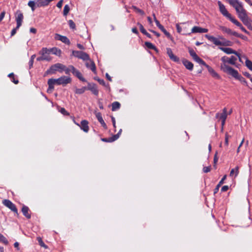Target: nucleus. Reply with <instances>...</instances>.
<instances>
[{"mask_svg": "<svg viewBox=\"0 0 252 252\" xmlns=\"http://www.w3.org/2000/svg\"><path fill=\"white\" fill-rule=\"evenodd\" d=\"M237 60V58L233 56H231L230 58L226 56L221 57V61L222 63L220 64V69L224 72L232 76L234 78L239 80H242L243 78L239 75L238 71L228 65V64L236 65Z\"/></svg>", "mask_w": 252, "mask_h": 252, "instance_id": "obj_1", "label": "nucleus"}, {"mask_svg": "<svg viewBox=\"0 0 252 252\" xmlns=\"http://www.w3.org/2000/svg\"><path fill=\"white\" fill-rule=\"evenodd\" d=\"M205 36L209 41L212 42L215 45L217 46H231L233 44L231 41L225 39L221 36H219V38L209 34H206Z\"/></svg>", "mask_w": 252, "mask_h": 252, "instance_id": "obj_2", "label": "nucleus"}, {"mask_svg": "<svg viewBox=\"0 0 252 252\" xmlns=\"http://www.w3.org/2000/svg\"><path fill=\"white\" fill-rule=\"evenodd\" d=\"M226 0L233 7L235 8L239 18L247 13V11L243 7L242 3L238 0Z\"/></svg>", "mask_w": 252, "mask_h": 252, "instance_id": "obj_3", "label": "nucleus"}, {"mask_svg": "<svg viewBox=\"0 0 252 252\" xmlns=\"http://www.w3.org/2000/svg\"><path fill=\"white\" fill-rule=\"evenodd\" d=\"M218 4L219 7L220 11L221 14L231 22L234 19V18L233 17L231 14L228 12L224 5L222 4L220 1H218Z\"/></svg>", "mask_w": 252, "mask_h": 252, "instance_id": "obj_4", "label": "nucleus"}, {"mask_svg": "<svg viewBox=\"0 0 252 252\" xmlns=\"http://www.w3.org/2000/svg\"><path fill=\"white\" fill-rule=\"evenodd\" d=\"M55 80L56 82V85H62L63 86H65L66 85L71 82V79L70 77L68 76H62L58 79H55Z\"/></svg>", "mask_w": 252, "mask_h": 252, "instance_id": "obj_5", "label": "nucleus"}, {"mask_svg": "<svg viewBox=\"0 0 252 252\" xmlns=\"http://www.w3.org/2000/svg\"><path fill=\"white\" fill-rule=\"evenodd\" d=\"M243 23L250 30L252 31V20L248 16L247 13L239 18Z\"/></svg>", "mask_w": 252, "mask_h": 252, "instance_id": "obj_6", "label": "nucleus"}, {"mask_svg": "<svg viewBox=\"0 0 252 252\" xmlns=\"http://www.w3.org/2000/svg\"><path fill=\"white\" fill-rule=\"evenodd\" d=\"M72 55L78 58L82 59L83 61H86L89 59V56L87 53L80 51H72Z\"/></svg>", "mask_w": 252, "mask_h": 252, "instance_id": "obj_7", "label": "nucleus"}, {"mask_svg": "<svg viewBox=\"0 0 252 252\" xmlns=\"http://www.w3.org/2000/svg\"><path fill=\"white\" fill-rule=\"evenodd\" d=\"M189 53L190 56L192 58L194 61L198 63L200 65H202L203 63H204V61L197 56V55L196 54L195 52L194 51L193 49L189 48Z\"/></svg>", "mask_w": 252, "mask_h": 252, "instance_id": "obj_8", "label": "nucleus"}, {"mask_svg": "<svg viewBox=\"0 0 252 252\" xmlns=\"http://www.w3.org/2000/svg\"><path fill=\"white\" fill-rule=\"evenodd\" d=\"M154 17V21L156 24L157 26L164 33V34L169 38H171V35L163 27L162 25H161L157 19L155 14L154 13L153 14Z\"/></svg>", "mask_w": 252, "mask_h": 252, "instance_id": "obj_9", "label": "nucleus"}, {"mask_svg": "<svg viewBox=\"0 0 252 252\" xmlns=\"http://www.w3.org/2000/svg\"><path fill=\"white\" fill-rule=\"evenodd\" d=\"M39 54L42 56V58L46 59H44V61L49 62L52 59L51 57L49 55V50L47 48H42L41 51L39 52Z\"/></svg>", "mask_w": 252, "mask_h": 252, "instance_id": "obj_10", "label": "nucleus"}, {"mask_svg": "<svg viewBox=\"0 0 252 252\" xmlns=\"http://www.w3.org/2000/svg\"><path fill=\"white\" fill-rule=\"evenodd\" d=\"M3 204L4 206L8 207L14 213H18V210L16 206L11 201L8 199H5L3 201Z\"/></svg>", "mask_w": 252, "mask_h": 252, "instance_id": "obj_11", "label": "nucleus"}, {"mask_svg": "<svg viewBox=\"0 0 252 252\" xmlns=\"http://www.w3.org/2000/svg\"><path fill=\"white\" fill-rule=\"evenodd\" d=\"M24 17L23 13L20 10H17L16 12L15 19L17 25V28H19L22 25Z\"/></svg>", "mask_w": 252, "mask_h": 252, "instance_id": "obj_12", "label": "nucleus"}, {"mask_svg": "<svg viewBox=\"0 0 252 252\" xmlns=\"http://www.w3.org/2000/svg\"><path fill=\"white\" fill-rule=\"evenodd\" d=\"M208 31V30L207 29L202 28L197 26H194L191 29V32L190 33H184L183 34L190 35L191 33H206Z\"/></svg>", "mask_w": 252, "mask_h": 252, "instance_id": "obj_13", "label": "nucleus"}, {"mask_svg": "<svg viewBox=\"0 0 252 252\" xmlns=\"http://www.w3.org/2000/svg\"><path fill=\"white\" fill-rule=\"evenodd\" d=\"M75 124L79 126L80 128L85 132H88L89 130V127L88 126L89 123L87 120H82L81 122V124H79L74 121Z\"/></svg>", "mask_w": 252, "mask_h": 252, "instance_id": "obj_14", "label": "nucleus"}, {"mask_svg": "<svg viewBox=\"0 0 252 252\" xmlns=\"http://www.w3.org/2000/svg\"><path fill=\"white\" fill-rule=\"evenodd\" d=\"M202 65H204L207 68L208 72L212 75V76L213 77H215L217 79L220 78V77L218 74V73H217L212 67H211V66H210L209 65L207 64L205 62H204V63H203Z\"/></svg>", "mask_w": 252, "mask_h": 252, "instance_id": "obj_15", "label": "nucleus"}, {"mask_svg": "<svg viewBox=\"0 0 252 252\" xmlns=\"http://www.w3.org/2000/svg\"><path fill=\"white\" fill-rule=\"evenodd\" d=\"M70 68L72 69V73L76 76L79 79L83 82H86V80L82 76V74L80 72L77 70L73 66H71Z\"/></svg>", "mask_w": 252, "mask_h": 252, "instance_id": "obj_16", "label": "nucleus"}, {"mask_svg": "<svg viewBox=\"0 0 252 252\" xmlns=\"http://www.w3.org/2000/svg\"><path fill=\"white\" fill-rule=\"evenodd\" d=\"M87 90L91 91L95 95H98V90L96 85L94 83H88Z\"/></svg>", "mask_w": 252, "mask_h": 252, "instance_id": "obj_17", "label": "nucleus"}, {"mask_svg": "<svg viewBox=\"0 0 252 252\" xmlns=\"http://www.w3.org/2000/svg\"><path fill=\"white\" fill-rule=\"evenodd\" d=\"M86 66L87 68H90L93 72L96 73V67L94 63L90 58L86 60Z\"/></svg>", "mask_w": 252, "mask_h": 252, "instance_id": "obj_18", "label": "nucleus"}, {"mask_svg": "<svg viewBox=\"0 0 252 252\" xmlns=\"http://www.w3.org/2000/svg\"><path fill=\"white\" fill-rule=\"evenodd\" d=\"M48 88L47 90L48 93H52V91L54 89V85H56L55 79L51 78L48 80Z\"/></svg>", "mask_w": 252, "mask_h": 252, "instance_id": "obj_19", "label": "nucleus"}, {"mask_svg": "<svg viewBox=\"0 0 252 252\" xmlns=\"http://www.w3.org/2000/svg\"><path fill=\"white\" fill-rule=\"evenodd\" d=\"M167 54L168 55L170 59L175 62H179V59L176 56L174 55L171 49L170 48H167L166 49Z\"/></svg>", "mask_w": 252, "mask_h": 252, "instance_id": "obj_20", "label": "nucleus"}, {"mask_svg": "<svg viewBox=\"0 0 252 252\" xmlns=\"http://www.w3.org/2000/svg\"><path fill=\"white\" fill-rule=\"evenodd\" d=\"M182 63L187 69L190 71L193 70V64L191 62L184 59L182 60Z\"/></svg>", "mask_w": 252, "mask_h": 252, "instance_id": "obj_21", "label": "nucleus"}, {"mask_svg": "<svg viewBox=\"0 0 252 252\" xmlns=\"http://www.w3.org/2000/svg\"><path fill=\"white\" fill-rule=\"evenodd\" d=\"M232 23H233L234 24H235L237 27H239L240 29L241 30L242 32H245V33L247 34H249V32L247 31V30L243 26V25L236 19H234L232 21Z\"/></svg>", "mask_w": 252, "mask_h": 252, "instance_id": "obj_22", "label": "nucleus"}, {"mask_svg": "<svg viewBox=\"0 0 252 252\" xmlns=\"http://www.w3.org/2000/svg\"><path fill=\"white\" fill-rule=\"evenodd\" d=\"M219 48L223 52H224L225 53L227 54H234L235 55H237V52H236V51L234 50L233 49H232V48H224V47H219Z\"/></svg>", "mask_w": 252, "mask_h": 252, "instance_id": "obj_23", "label": "nucleus"}, {"mask_svg": "<svg viewBox=\"0 0 252 252\" xmlns=\"http://www.w3.org/2000/svg\"><path fill=\"white\" fill-rule=\"evenodd\" d=\"M227 109L226 108H223L222 110V113L221 114H220L219 113L216 114V117L217 118H219L220 120H226L227 118Z\"/></svg>", "mask_w": 252, "mask_h": 252, "instance_id": "obj_24", "label": "nucleus"}, {"mask_svg": "<svg viewBox=\"0 0 252 252\" xmlns=\"http://www.w3.org/2000/svg\"><path fill=\"white\" fill-rule=\"evenodd\" d=\"M55 38L57 40H60L63 43L66 44H69L70 42L67 37L65 36L61 35L59 34H56L55 35Z\"/></svg>", "mask_w": 252, "mask_h": 252, "instance_id": "obj_25", "label": "nucleus"}, {"mask_svg": "<svg viewBox=\"0 0 252 252\" xmlns=\"http://www.w3.org/2000/svg\"><path fill=\"white\" fill-rule=\"evenodd\" d=\"M49 53H52L53 54L56 55L58 56H60L61 55L62 51L60 49L56 47H53L50 49H48Z\"/></svg>", "mask_w": 252, "mask_h": 252, "instance_id": "obj_26", "label": "nucleus"}, {"mask_svg": "<svg viewBox=\"0 0 252 252\" xmlns=\"http://www.w3.org/2000/svg\"><path fill=\"white\" fill-rule=\"evenodd\" d=\"M29 208L27 206H24L22 209V212L23 215L28 219L31 218V215L29 213Z\"/></svg>", "mask_w": 252, "mask_h": 252, "instance_id": "obj_27", "label": "nucleus"}, {"mask_svg": "<svg viewBox=\"0 0 252 252\" xmlns=\"http://www.w3.org/2000/svg\"><path fill=\"white\" fill-rule=\"evenodd\" d=\"M54 65L55 67L56 68L57 71H58L60 72H62L63 70V69H64V65H63L62 63H57Z\"/></svg>", "mask_w": 252, "mask_h": 252, "instance_id": "obj_28", "label": "nucleus"}, {"mask_svg": "<svg viewBox=\"0 0 252 252\" xmlns=\"http://www.w3.org/2000/svg\"><path fill=\"white\" fill-rule=\"evenodd\" d=\"M87 90V87H83L81 88H75V93L81 94H83Z\"/></svg>", "mask_w": 252, "mask_h": 252, "instance_id": "obj_29", "label": "nucleus"}, {"mask_svg": "<svg viewBox=\"0 0 252 252\" xmlns=\"http://www.w3.org/2000/svg\"><path fill=\"white\" fill-rule=\"evenodd\" d=\"M28 5L31 8L32 11H34L35 9V7H36V0H35L34 1H29L28 3Z\"/></svg>", "mask_w": 252, "mask_h": 252, "instance_id": "obj_30", "label": "nucleus"}, {"mask_svg": "<svg viewBox=\"0 0 252 252\" xmlns=\"http://www.w3.org/2000/svg\"><path fill=\"white\" fill-rule=\"evenodd\" d=\"M239 173V167L238 166L236 167L235 168L231 169L230 173V176L233 177L234 174V177H236Z\"/></svg>", "mask_w": 252, "mask_h": 252, "instance_id": "obj_31", "label": "nucleus"}, {"mask_svg": "<svg viewBox=\"0 0 252 252\" xmlns=\"http://www.w3.org/2000/svg\"><path fill=\"white\" fill-rule=\"evenodd\" d=\"M219 29L220 30L224 33H226L230 34L231 33V29L223 26H220Z\"/></svg>", "mask_w": 252, "mask_h": 252, "instance_id": "obj_32", "label": "nucleus"}, {"mask_svg": "<svg viewBox=\"0 0 252 252\" xmlns=\"http://www.w3.org/2000/svg\"><path fill=\"white\" fill-rule=\"evenodd\" d=\"M226 178V175H225L223 177V178L221 179V180L220 181L219 183L216 186V187L215 189L214 193H216L218 191L220 187V186L221 185H222L223 183V181L225 180Z\"/></svg>", "mask_w": 252, "mask_h": 252, "instance_id": "obj_33", "label": "nucleus"}, {"mask_svg": "<svg viewBox=\"0 0 252 252\" xmlns=\"http://www.w3.org/2000/svg\"><path fill=\"white\" fill-rule=\"evenodd\" d=\"M57 71V70L56 68L55 67L54 65H52L51 66V67L48 69L45 72V74H55L56 72Z\"/></svg>", "mask_w": 252, "mask_h": 252, "instance_id": "obj_34", "label": "nucleus"}, {"mask_svg": "<svg viewBox=\"0 0 252 252\" xmlns=\"http://www.w3.org/2000/svg\"><path fill=\"white\" fill-rule=\"evenodd\" d=\"M243 58L246 59V65L252 71V62L249 60L246 56H243Z\"/></svg>", "mask_w": 252, "mask_h": 252, "instance_id": "obj_35", "label": "nucleus"}, {"mask_svg": "<svg viewBox=\"0 0 252 252\" xmlns=\"http://www.w3.org/2000/svg\"><path fill=\"white\" fill-rule=\"evenodd\" d=\"M120 107V104L119 102L117 101L114 102L112 104V110L115 111L116 110L119 109Z\"/></svg>", "mask_w": 252, "mask_h": 252, "instance_id": "obj_36", "label": "nucleus"}, {"mask_svg": "<svg viewBox=\"0 0 252 252\" xmlns=\"http://www.w3.org/2000/svg\"><path fill=\"white\" fill-rule=\"evenodd\" d=\"M0 242L3 243L5 245H7L8 244V241L2 234L0 233Z\"/></svg>", "mask_w": 252, "mask_h": 252, "instance_id": "obj_37", "label": "nucleus"}, {"mask_svg": "<svg viewBox=\"0 0 252 252\" xmlns=\"http://www.w3.org/2000/svg\"><path fill=\"white\" fill-rule=\"evenodd\" d=\"M70 10V7L67 4H66L64 6V8H63V14L64 16H66L69 11Z\"/></svg>", "mask_w": 252, "mask_h": 252, "instance_id": "obj_38", "label": "nucleus"}, {"mask_svg": "<svg viewBox=\"0 0 252 252\" xmlns=\"http://www.w3.org/2000/svg\"><path fill=\"white\" fill-rule=\"evenodd\" d=\"M146 47L150 49H156V47L151 42H145V43Z\"/></svg>", "mask_w": 252, "mask_h": 252, "instance_id": "obj_39", "label": "nucleus"}, {"mask_svg": "<svg viewBox=\"0 0 252 252\" xmlns=\"http://www.w3.org/2000/svg\"><path fill=\"white\" fill-rule=\"evenodd\" d=\"M72 65H69L68 67H66L65 65H64V69H63V70L65 72V73L66 74H69L70 72H72V69L70 68V67Z\"/></svg>", "mask_w": 252, "mask_h": 252, "instance_id": "obj_40", "label": "nucleus"}, {"mask_svg": "<svg viewBox=\"0 0 252 252\" xmlns=\"http://www.w3.org/2000/svg\"><path fill=\"white\" fill-rule=\"evenodd\" d=\"M95 116L99 122H100L103 121V119L101 116V114L100 112H96Z\"/></svg>", "mask_w": 252, "mask_h": 252, "instance_id": "obj_41", "label": "nucleus"}, {"mask_svg": "<svg viewBox=\"0 0 252 252\" xmlns=\"http://www.w3.org/2000/svg\"><path fill=\"white\" fill-rule=\"evenodd\" d=\"M68 24H69V27L71 29H73V30L75 29V28H76L75 24L72 20H69L68 21Z\"/></svg>", "mask_w": 252, "mask_h": 252, "instance_id": "obj_42", "label": "nucleus"}, {"mask_svg": "<svg viewBox=\"0 0 252 252\" xmlns=\"http://www.w3.org/2000/svg\"><path fill=\"white\" fill-rule=\"evenodd\" d=\"M37 241L39 244V245L41 246V247H44L45 248H47V246L46 245H45V244L44 243V242H43V241L42 240V239L40 238V237H37Z\"/></svg>", "mask_w": 252, "mask_h": 252, "instance_id": "obj_43", "label": "nucleus"}, {"mask_svg": "<svg viewBox=\"0 0 252 252\" xmlns=\"http://www.w3.org/2000/svg\"><path fill=\"white\" fill-rule=\"evenodd\" d=\"M137 25L139 26V29H140V30L141 31V32L143 34H144L147 31H146V30L144 28L143 26H142V24H141L140 23H138Z\"/></svg>", "mask_w": 252, "mask_h": 252, "instance_id": "obj_44", "label": "nucleus"}, {"mask_svg": "<svg viewBox=\"0 0 252 252\" xmlns=\"http://www.w3.org/2000/svg\"><path fill=\"white\" fill-rule=\"evenodd\" d=\"M218 161V158L217 157V152H216L214 156V167L215 169L217 168L216 164H217Z\"/></svg>", "mask_w": 252, "mask_h": 252, "instance_id": "obj_45", "label": "nucleus"}, {"mask_svg": "<svg viewBox=\"0 0 252 252\" xmlns=\"http://www.w3.org/2000/svg\"><path fill=\"white\" fill-rule=\"evenodd\" d=\"M133 9L135 10V11L139 13L140 14L142 15H144L145 13L144 12V11H143L142 10L137 8V7L136 6H133Z\"/></svg>", "mask_w": 252, "mask_h": 252, "instance_id": "obj_46", "label": "nucleus"}, {"mask_svg": "<svg viewBox=\"0 0 252 252\" xmlns=\"http://www.w3.org/2000/svg\"><path fill=\"white\" fill-rule=\"evenodd\" d=\"M60 111L64 115H69V113H68L64 108H61Z\"/></svg>", "mask_w": 252, "mask_h": 252, "instance_id": "obj_47", "label": "nucleus"}, {"mask_svg": "<svg viewBox=\"0 0 252 252\" xmlns=\"http://www.w3.org/2000/svg\"><path fill=\"white\" fill-rule=\"evenodd\" d=\"M211 170V166L204 167L203 171L204 173H208Z\"/></svg>", "mask_w": 252, "mask_h": 252, "instance_id": "obj_48", "label": "nucleus"}, {"mask_svg": "<svg viewBox=\"0 0 252 252\" xmlns=\"http://www.w3.org/2000/svg\"><path fill=\"white\" fill-rule=\"evenodd\" d=\"M119 137V134H115L112 137H110L111 142H114Z\"/></svg>", "mask_w": 252, "mask_h": 252, "instance_id": "obj_49", "label": "nucleus"}, {"mask_svg": "<svg viewBox=\"0 0 252 252\" xmlns=\"http://www.w3.org/2000/svg\"><path fill=\"white\" fill-rule=\"evenodd\" d=\"M177 31L178 33H181L182 32V28L180 26L179 24H177L176 25Z\"/></svg>", "mask_w": 252, "mask_h": 252, "instance_id": "obj_50", "label": "nucleus"}, {"mask_svg": "<svg viewBox=\"0 0 252 252\" xmlns=\"http://www.w3.org/2000/svg\"><path fill=\"white\" fill-rule=\"evenodd\" d=\"M19 28H17V26L15 28L13 29L11 32V36H13L16 33V31Z\"/></svg>", "mask_w": 252, "mask_h": 252, "instance_id": "obj_51", "label": "nucleus"}, {"mask_svg": "<svg viewBox=\"0 0 252 252\" xmlns=\"http://www.w3.org/2000/svg\"><path fill=\"white\" fill-rule=\"evenodd\" d=\"M63 0H60L58 3L57 4V6L59 8H61L62 7V5H63Z\"/></svg>", "mask_w": 252, "mask_h": 252, "instance_id": "obj_52", "label": "nucleus"}, {"mask_svg": "<svg viewBox=\"0 0 252 252\" xmlns=\"http://www.w3.org/2000/svg\"><path fill=\"white\" fill-rule=\"evenodd\" d=\"M228 187L227 186H224L222 187L221 190V191H226L228 190Z\"/></svg>", "mask_w": 252, "mask_h": 252, "instance_id": "obj_53", "label": "nucleus"}, {"mask_svg": "<svg viewBox=\"0 0 252 252\" xmlns=\"http://www.w3.org/2000/svg\"><path fill=\"white\" fill-rule=\"evenodd\" d=\"M111 119H112V123H113V126L114 128H116V121H115V119L114 117L112 116L111 117Z\"/></svg>", "mask_w": 252, "mask_h": 252, "instance_id": "obj_54", "label": "nucleus"}, {"mask_svg": "<svg viewBox=\"0 0 252 252\" xmlns=\"http://www.w3.org/2000/svg\"><path fill=\"white\" fill-rule=\"evenodd\" d=\"M230 34L233 35L237 36V37H239L238 34L236 32H233L231 30V33H230Z\"/></svg>", "mask_w": 252, "mask_h": 252, "instance_id": "obj_55", "label": "nucleus"}, {"mask_svg": "<svg viewBox=\"0 0 252 252\" xmlns=\"http://www.w3.org/2000/svg\"><path fill=\"white\" fill-rule=\"evenodd\" d=\"M5 15V12L3 11L0 14V20L2 21V20L3 19Z\"/></svg>", "mask_w": 252, "mask_h": 252, "instance_id": "obj_56", "label": "nucleus"}, {"mask_svg": "<svg viewBox=\"0 0 252 252\" xmlns=\"http://www.w3.org/2000/svg\"><path fill=\"white\" fill-rule=\"evenodd\" d=\"M100 123V124L101 125V126L104 128H107V126L105 124V123L104 122V120L103 121H101L100 122H99Z\"/></svg>", "mask_w": 252, "mask_h": 252, "instance_id": "obj_57", "label": "nucleus"}, {"mask_svg": "<svg viewBox=\"0 0 252 252\" xmlns=\"http://www.w3.org/2000/svg\"><path fill=\"white\" fill-rule=\"evenodd\" d=\"M102 140L103 141L106 142H112L110 137L108 138H103V139H102Z\"/></svg>", "mask_w": 252, "mask_h": 252, "instance_id": "obj_58", "label": "nucleus"}, {"mask_svg": "<svg viewBox=\"0 0 252 252\" xmlns=\"http://www.w3.org/2000/svg\"><path fill=\"white\" fill-rule=\"evenodd\" d=\"M97 80H98V82H99L100 84H101V85H103V86H105V82H104V81L103 80L98 79Z\"/></svg>", "mask_w": 252, "mask_h": 252, "instance_id": "obj_59", "label": "nucleus"}, {"mask_svg": "<svg viewBox=\"0 0 252 252\" xmlns=\"http://www.w3.org/2000/svg\"><path fill=\"white\" fill-rule=\"evenodd\" d=\"M237 55H236L238 57L239 62L241 63H243V61L242 59V57H241L240 54L239 53H238V52H237Z\"/></svg>", "mask_w": 252, "mask_h": 252, "instance_id": "obj_60", "label": "nucleus"}, {"mask_svg": "<svg viewBox=\"0 0 252 252\" xmlns=\"http://www.w3.org/2000/svg\"><path fill=\"white\" fill-rule=\"evenodd\" d=\"M33 63V61L32 60H30L29 62V64L30 68H31V67H32Z\"/></svg>", "mask_w": 252, "mask_h": 252, "instance_id": "obj_61", "label": "nucleus"}, {"mask_svg": "<svg viewBox=\"0 0 252 252\" xmlns=\"http://www.w3.org/2000/svg\"><path fill=\"white\" fill-rule=\"evenodd\" d=\"M132 32L136 34L138 33V32L136 28H133L132 29Z\"/></svg>", "mask_w": 252, "mask_h": 252, "instance_id": "obj_62", "label": "nucleus"}, {"mask_svg": "<svg viewBox=\"0 0 252 252\" xmlns=\"http://www.w3.org/2000/svg\"><path fill=\"white\" fill-rule=\"evenodd\" d=\"M30 32L33 33H35L36 32V30L35 28H32L30 29Z\"/></svg>", "mask_w": 252, "mask_h": 252, "instance_id": "obj_63", "label": "nucleus"}, {"mask_svg": "<svg viewBox=\"0 0 252 252\" xmlns=\"http://www.w3.org/2000/svg\"><path fill=\"white\" fill-rule=\"evenodd\" d=\"M19 243L16 242H15L14 244V246L15 248H17V249L18 250H19Z\"/></svg>", "mask_w": 252, "mask_h": 252, "instance_id": "obj_64", "label": "nucleus"}]
</instances>
